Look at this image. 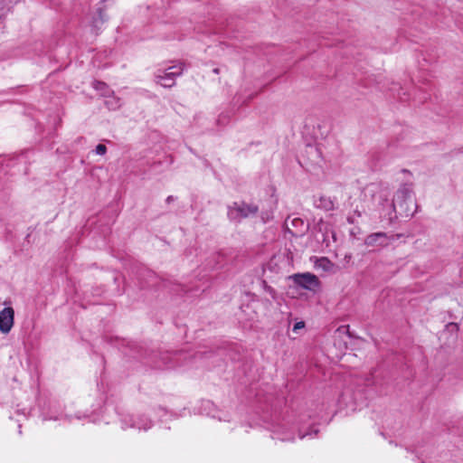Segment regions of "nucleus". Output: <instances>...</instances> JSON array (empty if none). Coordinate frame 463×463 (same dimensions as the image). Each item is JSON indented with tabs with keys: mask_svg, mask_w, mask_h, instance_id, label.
Listing matches in <instances>:
<instances>
[{
	"mask_svg": "<svg viewBox=\"0 0 463 463\" xmlns=\"http://www.w3.org/2000/svg\"><path fill=\"white\" fill-rule=\"evenodd\" d=\"M412 195V184H402L399 187L392 203V207L396 214L405 218L412 217L415 214L418 205Z\"/></svg>",
	"mask_w": 463,
	"mask_h": 463,
	"instance_id": "1",
	"label": "nucleus"
},
{
	"mask_svg": "<svg viewBox=\"0 0 463 463\" xmlns=\"http://www.w3.org/2000/svg\"><path fill=\"white\" fill-rule=\"evenodd\" d=\"M184 69V64L180 62L164 71L158 70L155 74V81L164 88H172L175 85V79L183 74Z\"/></svg>",
	"mask_w": 463,
	"mask_h": 463,
	"instance_id": "2",
	"label": "nucleus"
},
{
	"mask_svg": "<svg viewBox=\"0 0 463 463\" xmlns=\"http://www.w3.org/2000/svg\"><path fill=\"white\" fill-rule=\"evenodd\" d=\"M259 212V207L253 203H247L245 202L233 203L229 206V215L231 219H241L255 216Z\"/></svg>",
	"mask_w": 463,
	"mask_h": 463,
	"instance_id": "3",
	"label": "nucleus"
},
{
	"mask_svg": "<svg viewBox=\"0 0 463 463\" xmlns=\"http://www.w3.org/2000/svg\"><path fill=\"white\" fill-rule=\"evenodd\" d=\"M288 279L292 280L296 286L309 291H315L320 286L318 278L309 272L291 275Z\"/></svg>",
	"mask_w": 463,
	"mask_h": 463,
	"instance_id": "4",
	"label": "nucleus"
},
{
	"mask_svg": "<svg viewBox=\"0 0 463 463\" xmlns=\"http://www.w3.org/2000/svg\"><path fill=\"white\" fill-rule=\"evenodd\" d=\"M401 237L402 234L389 236L386 232H378L366 236L364 244L368 247H387L395 239Z\"/></svg>",
	"mask_w": 463,
	"mask_h": 463,
	"instance_id": "5",
	"label": "nucleus"
},
{
	"mask_svg": "<svg viewBox=\"0 0 463 463\" xmlns=\"http://www.w3.org/2000/svg\"><path fill=\"white\" fill-rule=\"evenodd\" d=\"M14 322V310L11 307H6L0 311V331L3 334H8Z\"/></svg>",
	"mask_w": 463,
	"mask_h": 463,
	"instance_id": "6",
	"label": "nucleus"
},
{
	"mask_svg": "<svg viewBox=\"0 0 463 463\" xmlns=\"http://www.w3.org/2000/svg\"><path fill=\"white\" fill-rule=\"evenodd\" d=\"M315 206L324 211H333L335 209V202L328 196L322 195L315 201Z\"/></svg>",
	"mask_w": 463,
	"mask_h": 463,
	"instance_id": "7",
	"label": "nucleus"
},
{
	"mask_svg": "<svg viewBox=\"0 0 463 463\" xmlns=\"http://www.w3.org/2000/svg\"><path fill=\"white\" fill-rule=\"evenodd\" d=\"M108 20V17L104 14L102 8H98L97 10V16L93 17L92 20V27L95 30V33H98V31L99 30V27L101 24H103Z\"/></svg>",
	"mask_w": 463,
	"mask_h": 463,
	"instance_id": "8",
	"label": "nucleus"
},
{
	"mask_svg": "<svg viewBox=\"0 0 463 463\" xmlns=\"http://www.w3.org/2000/svg\"><path fill=\"white\" fill-rule=\"evenodd\" d=\"M93 87L97 90L100 91L104 96L109 95L110 93V90L105 82L96 80L93 82Z\"/></svg>",
	"mask_w": 463,
	"mask_h": 463,
	"instance_id": "9",
	"label": "nucleus"
},
{
	"mask_svg": "<svg viewBox=\"0 0 463 463\" xmlns=\"http://www.w3.org/2000/svg\"><path fill=\"white\" fill-rule=\"evenodd\" d=\"M262 284H263L264 290L268 294H269L273 299H275L276 298V291H275V289L272 287H270L269 285H268L266 281H263Z\"/></svg>",
	"mask_w": 463,
	"mask_h": 463,
	"instance_id": "10",
	"label": "nucleus"
},
{
	"mask_svg": "<svg viewBox=\"0 0 463 463\" xmlns=\"http://www.w3.org/2000/svg\"><path fill=\"white\" fill-rule=\"evenodd\" d=\"M95 152L98 155L103 156L107 152V146L103 144H99L95 148Z\"/></svg>",
	"mask_w": 463,
	"mask_h": 463,
	"instance_id": "11",
	"label": "nucleus"
},
{
	"mask_svg": "<svg viewBox=\"0 0 463 463\" xmlns=\"http://www.w3.org/2000/svg\"><path fill=\"white\" fill-rule=\"evenodd\" d=\"M118 100H116V99H115V98H113V99H110V100H107V101H106V105L109 107V109L116 108V107H118Z\"/></svg>",
	"mask_w": 463,
	"mask_h": 463,
	"instance_id": "12",
	"label": "nucleus"
},
{
	"mask_svg": "<svg viewBox=\"0 0 463 463\" xmlns=\"http://www.w3.org/2000/svg\"><path fill=\"white\" fill-rule=\"evenodd\" d=\"M305 326V323L303 321L297 322L293 326V331L297 332L298 329L303 328Z\"/></svg>",
	"mask_w": 463,
	"mask_h": 463,
	"instance_id": "13",
	"label": "nucleus"
},
{
	"mask_svg": "<svg viewBox=\"0 0 463 463\" xmlns=\"http://www.w3.org/2000/svg\"><path fill=\"white\" fill-rule=\"evenodd\" d=\"M174 201H175V198H174V196H173V195H169V196H167V198H166V200H165V202H166L167 203H172V202H174Z\"/></svg>",
	"mask_w": 463,
	"mask_h": 463,
	"instance_id": "14",
	"label": "nucleus"
},
{
	"mask_svg": "<svg viewBox=\"0 0 463 463\" xmlns=\"http://www.w3.org/2000/svg\"><path fill=\"white\" fill-rule=\"evenodd\" d=\"M354 213L357 216V217H361L362 216V212L358 209H355L354 211Z\"/></svg>",
	"mask_w": 463,
	"mask_h": 463,
	"instance_id": "15",
	"label": "nucleus"
},
{
	"mask_svg": "<svg viewBox=\"0 0 463 463\" xmlns=\"http://www.w3.org/2000/svg\"><path fill=\"white\" fill-rule=\"evenodd\" d=\"M321 261H325V262H326L327 264L332 265V263L330 262V260H328L326 258H323V259L321 260Z\"/></svg>",
	"mask_w": 463,
	"mask_h": 463,
	"instance_id": "16",
	"label": "nucleus"
},
{
	"mask_svg": "<svg viewBox=\"0 0 463 463\" xmlns=\"http://www.w3.org/2000/svg\"><path fill=\"white\" fill-rule=\"evenodd\" d=\"M347 220H348V222H351V223H354V219H353V217H348V218H347Z\"/></svg>",
	"mask_w": 463,
	"mask_h": 463,
	"instance_id": "17",
	"label": "nucleus"
},
{
	"mask_svg": "<svg viewBox=\"0 0 463 463\" xmlns=\"http://www.w3.org/2000/svg\"><path fill=\"white\" fill-rule=\"evenodd\" d=\"M293 439H294V438H290V439H284V438H282V439H281V440H282V441H285V440H293Z\"/></svg>",
	"mask_w": 463,
	"mask_h": 463,
	"instance_id": "18",
	"label": "nucleus"
},
{
	"mask_svg": "<svg viewBox=\"0 0 463 463\" xmlns=\"http://www.w3.org/2000/svg\"><path fill=\"white\" fill-rule=\"evenodd\" d=\"M213 72L218 74L220 72V70L218 68H216V69L213 70Z\"/></svg>",
	"mask_w": 463,
	"mask_h": 463,
	"instance_id": "19",
	"label": "nucleus"
},
{
	"mask_svg": "<svg viewBox=\"0 0 463 463\" xmlns=\"http://www.w3.org/2000/svg\"><path fill=\"white\" fill-rule=\"evenodd\" d=\"M307 434H308V433H306V434H301V433H299V438H300V439H303V438H304L306 435H307Z\"/></svg>",
	"mask_w": 463,
	"mask_h": 463,
	"instance_id": "20",
	"label": "nucleus"
},
{
	"mask_svg": "<svg viewBox=\"0 0 463 463\" xmlns=\"http://www.w3.org/2000/svg\"><path fill=\"white\" fill-rule=\"evenodd\" d=\"M162 82H171V80H162Z\"/></svg>",
	"mask_w": 463,
	"mask_h": 463,
	"instance_id": "21",
	"label": "nucleus"
},
{
	"mask_svg": "<svg viewBox=\"0 0 463 463\" xmlns=\"http://www.w3.org/2000/svg\"><path fill=\"white\" fill-rule=\"evenodd\" d=\"M313 432H314L315 435H317V432H318V430L316 429V430H313Z\"/></svg>",
	"mask_w": 463,
	"mask_h": 463,
	"instance_id": "22",
	"label": "nucleus"
},
{
	"mask_svg": "<svg viewBox=\"0 0 463 463\" xmlns=\"http://www.w3.org/2000/svg\"><path fill=\"white\" fill-rule=\"evenodd\" d=\"M402 172H404V173H410V172H409L408 170H406V169H403V170H402Z\"/></svg>",
	"mask_w": 463,
	"mask_h": 463,
	"instance_id": "23",
	"label": "nucleus"
}]
</instances>
